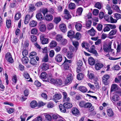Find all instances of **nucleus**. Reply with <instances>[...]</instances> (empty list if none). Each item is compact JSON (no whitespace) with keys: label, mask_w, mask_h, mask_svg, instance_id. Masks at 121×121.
<instances>
[{"label":"nucleus","mask_w":121,"mask_h":121,"mask_svg":"<svg viewBox=\"0 0 121 121\" xmlns=\"http://www.w3.org/2000/svg\"><path fill=\"white\" fill-rule=\"evenodd\" d=\"M50 82L52 84L57 86H59L62 85V81L60 78L51 79L50 80Z\"/></svg>","instance_id":"1"},{"label":"nucleus","mask_w":121,"mask_h":121,"mask_svg":"<svg viewBox=\"0 0 121 121\" xmlns=\"http://www.w3.org/2000/svg\"><path fill=\"white\" fill-rule=\"evenodd\" d=\"M72 62V61L71 60H68L65 57V60L64 63L62 64L61 66H62L65 70L69 69V65Z\"/></svg>","instance_id":"2"},{"label":"nucleus","mask_w":121,"mask_h":121,"mask_svg":"<svg viewBox=\"0 0 121 121\" xmlns=\"http://www.w3.org/2000/svg\"><path fill=\"white\" fill-rule=\"evenodd\" d=\"M5 57L6 60L9 63H12L14 62L13 59L10 53H7L5 54Z\"/></svg>","instance_id":"3"},{"label":"nucleus","mask_w":121,"mask_h":121,"mask_svg":"<svg viewBox=\"0 0 121 121\" xmlns=\"http://www.w3.org/2000/svg\"><path fill=\"white\" fill-rule=\"evenodd\" d=\"M110 78V75L108 74H105L103 76L102 78V81L105 85H107L109 83V82L108 80Z\"/></svg>","instance_id":"4"},{"label":"nucleus","mask_w":121,"mask_h":121,"mask_svg":"<svg viewBox=\"0 0 121 121\" xmlns=\"http://www.w3.org/2000/svg\"><path fill=\"white\" fill-rule=\"evenodd\" d=\"M73 76L71 73H69L67 75L66 79L65 81V84H67L71 83L73 79Z\"/></svg>","instance_id":"5"},{"label":"nucleus","mask_w":121,"mask_h":121,"mask_svg":"<svg viewBox=\"0 0 121 121\" xmlns=\"http://www.w3.org/2000/svg\"><path fill=\"white\" fill-rule=\"evenodd\" d=\"M61 95L60 94H55L53 96V98H51V99L55 101L56 103L58 102V100L61 99Z\"/></svg>","instance_id":"6"},{"label":"nucleus","mask_w":121,"mask_h":121,"mask_svg":"<svg viewBox=\"0 0 121 121\" xmlns=\"http://www.w3.org/2000/svg\"><path fill=\"white\" fill-rule=\"evenodd\" d=\"M56 61L58 62H61L62 60V57L61 55L60 54H57L55 57Z\"/></svg>","instance_id":"7"},{"label":"nucleus","mask_w":121,"mask_h":121,"mask_svg":"<svg viewBox=\"0 0 121 121\" xmlns=\"http://www.w3.org/2000/svg\"><path fill=\"white\" fill-rule=\"evenodd\" d=\"M41 40V43L43 44H45L48 43L49 42L48 39L42 37V35L40 36Z\"/></svg>","instance_id":"8"},{"label":"nucleus","mask_w":121,"mask_h":121,"mask_svg":"<svg viewBox=\"0 0 121 121\" xmlns=\"http://www.w3.org/2000/svg\"><path fill=\"white\" fill-rule=\"evenodd\" d=\"M53 16L51 14H47L45 17V20L48 21H51L53 19Z\"/></svg>","instance_id":"9"},{"label":"nucleus","mask_w":121,"mask_h":121,"mask_svg":"<svg viewBox=\"0 0 121 121\" xmlns=\"http://www.w3.org/2000/svg\"><path fill=\"white\" fill-rule=\"evenodd\" d=\"M71 111L73 114L75 116L78 115L80 113L79 110L76 108H73L72 109Z\"/></svg>","instance_id":"10"},{"label":"nucleus","mask_w":121,"mask_h":121,"mask_svg":"<svg viewBox=\"0 0 121 121\" xmlns=\"http://www.w3.org/2000/svg\"><path fill=\"white\" fill-rule=\"evenodd\" d=\"M59 27L61 31L64 33L65 32L67 31L66 26L64 24H60Z\"/></svg>","instance_id":"11"},{"label":"nucleus","mask_w":121,"mask_h":121,"mask_svg":"<svg viewBox=\"0 0 121 121\" xmlns=\"http://www.w3.org/2000/svg\"><path fill=\"white\" fill-rule=\"evenodd\" d=\"M49 64L45 63H43L41 65L42 69L44 70H46L49 69Z\"/></svg>","instance_id":"12"},{"label":"nucleus","mask_w":121,"mask_h":121,"mask_svg":"<svg viewBox=\"0 0 121 121\" xmlns=\"http://www.w3.org/2000/svg\"><path fill=\"white\" fill-rule=\"evenodd\" d=\"M91 20H86V28L87 29H89L91 28Z\"/></svg>","instance_id":"13"},{"label":"nucleus","mask_w":121,"mask_h":121,"mask_svg":"<svg viewBox=\"0 0 121 121\" xmlns=\"http://www.w3.org/2000/svg\"><path fill=\"white\" fill-rule=\"evenodd\" d=\"M78 89L82 92L85 93L87 91V89L85 87L80 86L78 88Z\"/></svg>","instance_id":"14"},{"label":"nucleus","mask_w":121,"mask_h":121,"mask_svg":"<svg viewBox=\"0 0 121 121\" xmlns=\"http://www.w3.org/2000/svg\"><path fill=\"white\" fill-rule=\"evenodd\" d=\"M21 61L23 64H26L28 62L29 59L27 57L23 56L21 59Z\"/></svg>","instance_id":"15"},{"label":"nucleus","mask_w":121,"mask_h":121,"mask_svg":"<svg viewBox=\"0 0 121 121\" xmlns=\"http://www.w3.org/2000/svg\"><path fill=\"white\" fill-rule=\"evenodd\" d=\"M88 61L89 64L91 65H93L95 64V61L94 59L91 57L88 58Z\"/></svg>","instance_id":"16"},{"label":"nucleus","mask_w":121,"mask_h":121,"mask_svg":"<svg viewBox=\"0 0 121 121\" xmlns=\"http://www.w3.org/2000/svg\"><path fill=\"white\" fill-rule=\"evenodd\" d=\"M103 65L101 63H97L95 65V68L96 70H100L103 67Z\"/></svg>","instance_id":"17"},{"label":"nucleus","mask_w":121,"mask_h":121,"mask_svg":"<svg viewBox=\"0 0 121 121\" xmlns=\"http://www.w3.org/2000/svg\"><path fill=\"white\" fill-rule=\"evenodd\" d=\"M64 104L63 105L62 104H60L59 105L60 110L62 112L65 113L66 112V108Z\"/></svg>","instance_id":"18"},{"label":"nucleus","mask_w":121,"mask_h":121,"mask_svg":"<svg viewBox=\"0 0 121 121\" xmlns=\"http://www.w3.org/2000/svg\"><path fill=\"white\" fill-rule=\"evenodd\" d=\"M74 34L75 32L74 31L70 30L68 33L67 35L68 37L70 38H75Z\"/></svg>","instance_id":"19"},{"label":"nucleus","mask_w":121,"mask_h":121,"mask_svg":"<svg viewBox=\"0 0 121 121\" xmlns=\"http://www.w3.org/2000/svg\"><path fill=\"white\" fill-rule=\"evenodd\" d=\"M87 33H89L91 36H93L95 35L96 32L93 28L92 27L90 30L88 31Z\"/></svg>","instance_id":"20"},{"label":"nucleus","mask_w":121,"mask_h":121,"mask_svg":"<svg viewBox=\"0 0 121 121\" xmlns=\"http://www.w3.org/2000/svg\"><path fill=\"white\" fill-rule=\"evenodd\" d=\"M107 114L110 117H111L114 115V113L111 109L110 108L107 110Z\"/></svg>","instance_id":"21"},{"label":"nucleus","mask_w":121,"mask_h":121,"mask_svg":"<svg viewBox=\"0 0 121 121\" xmlns=\"http://www.w3.org/2000/svg\"><path fill=\"white\" fill-rule=\"evenodd\" d=\"M120 97L118 95L116 94H114L112 98V100L115 102L118 101Z\"/></svg>","instance_id":"22"},{"label":"nucleus","mask_w":121,"mask_h":121,"mask_svg":"<svg viewBox=\"0 0 121 121\" xmlns=\"http://www.w3.org/2000/svg\"><path fill=\"white\" fill-rule=\"evenodd\" d=\"M75 27L76 30L78 31L80 30L82 27V25L79 23H77Z\"/></svg>","instance_id":"23"},{"label":"nucleus","mask_w":121,"mask_h":121,"mask_svg":"<svg viewBox=\"0 0 121 121\" xmlns=\"http://www.w3.org/2000/svg\"><path fill=\"white\" fill-rule=\"evenodd\" d=\"M36 17L40 21L42 20L43 19V15L40 13H37L36 15Z\"/></svg>","instance_id":"24"},{"label":"nucleus","mask_w":121,"mask_h":121,"mask_svg":"<svg viewBox=\"0 0 121 121\" xmlns=\"http://www.w3.org/2000/svg\"><path fill=\"white\" fill-rule=\"evenodd\" d=\"M6 24L7 27L8 28H10L11 26V20L8 19L6 20Z\"/></svg>","instance_id":"25"},{"label":"nucleus","mask_w":121,"mask_h":121,"mask_svg":"<svg viewBox=\"0 0 121 121\" xmlns=\"http://www.w3.org/2000/svg\"><path fill=\"white\" fill-rule=\"evenodd\" d=\"M65 108L66 109H69L71 108L72 106V104L70 103L65 102L64 104Z\"/></svg>","instance_id":"26"},{"label":"nucleus","mask_w":121,"mask_h":121,"mask_svg":"<svg viewBox=\"0 0 121 121\" xmlns=\"http://www.w3.org/2000/svg\"><path fill=\"white\" fill-rule=\"evenodd\" d=\"M46 29V27L45 25L43 24L41 25L39 28V30L41 32L45 31Z\"/></svg>","instance_id":"27"},{"label":"nucleus","mask_w":121,"mask_h":121,"mask_svg":"<svg viewBox=\"0 0 121 121\" xmlns=\"http://www.w3.org/2000/svg\"><path fill=\"white\" fill-rule=\"evenodd\" d=\"M37 63L36 61L33 58H31V64L35 67L37 65Z\"/></svg>","instance_id":"28"},{"label":"nucleus","mask_w":121,"mask_h":121,"mask_svg":"<svg viewBox=\"0 0 121 121\" xmlns=\"http://www.w3.org/2000/svg\"><path fill=\"white\" fill-rule=\"evenodd\" d=\"M111 48L110 45H104L103 46V49L104 51L106 52H108L109 49Z\"/></svg>","instance_id":"29"},{"label":"nucleus","mask_w":121,"mask_h":121,"mask_svg":"<svg viewBox=\"0 0 121 121\" xmlns=\"http://www.w3.org/2000/svg\"><path fill=\"white\" fill-rule=\"evenodd\" d=\"M37 103L35 100H33L31 102V107L34 108L37 106Z\"/></svg>","instance_id":"30"},{"label":"nucleus","mask_w":121,"mask_h":121,"mask_svg":"<svg viewBox=\"0 0 121 121\" xmlns=\"http://www.w3.org/2000/svg\"><path fill=\"white\" fill-rule=\"evenodd\" d=\"M57 45L56 42L55 41H52L51 42L50 46L51 48H54Z\"/></svg>","instance_id":"31"},{"label":"nucleus","mask_w":121,"mask_h":121,"mask_svg":"<svg viewBox=\"0 0 121 121\" xmlns=\"http://www.w3.org/2000/svg\"><path fill=\"white\" fill-rule=\"evenodd\" d=\"M112 7L113 9L115 10L117 12H120L119 8L117 5H112Z\"/></svg>","instance_id":"32"},{"label":"nucleus","mask_w":121,"mask_h":121,"mask_svg":"<svg viewBox=\"0 0 121 121\" xmlns=\"http://www.w3.org/2000/svg\"><path fill=\"white\" fill-rule=\"evenodd\" d=\"M68 7L70 9H73L75 8V5L74 3H70L69 4Z\"/></svg>","instance_id":"33"},{"label":"nucleus","mask_w":121,"mask_h":121,"mask_svg":"<svg viewBox=\"0 0 121 121\" xmlns=\"http://www.w3.org/2000/svg\"><path fill=\"white\" fill-rule=\"evenodd\" d=\"M21 17V13H16L15 16V19L17 20H19Z\"/></svg>","instance_id":"34"},{"label":"nucleus","mask_w":121,"mask_h":121,"mask_svg":"<svg viewBox=\"0 0 121 121\" xmlns=\"http://www.w3.org/2000/svg\"><path fill=\"white\" fill-rule=\"evenodd\" d=\"M83 11V9L81 7H80L78 8L76 11V14L78 15H81Z\"/></svg>","instance_id":"35"},{"label":"nucleus","mask_w":121,"mask_h":121,"mask_svg":"<svg viewBox=\"0 0 121 121\" xmlns=\"http://www.w3.org/2000/svg\"><path fill=\"white\" fill-rule=\"evenodd\" d=\"M61 20V18L60 17H55L53 20L54 22L56 24H57Z\"/></svg>","instance_id":"36"},{"label":"nucleus","mask_w":121,"mask_h":121,"mask_svg":"<svg viewBox=\"0 0 121 121\" xmlns=\"http://www.w3.org/2000/svg\"><path fill=\"white\" fill-rule=\"evenodd\" d=\"M48 56L47 53L45 54V56L42 59V61L44 62H46L48 61Z\"/></svg>","instance_id":"37"},{"label":"nucleus","mask_w":121,"mask_h":121,"mask_svg":"<svg viewBox=\"0 0 121 121\" xmlns=\"http://www.w3.org/2000/svg\"><path fill=\"white\" fill-rule=\"evenodd\" d=\"M84 75L82 73H79L77 75V78L78 80H81L83 78Z\"/></svg>","instance_id":"38"},{"label":"nucleus","mask_w":121,"mask_h":121,"mask_svg":"<svg viewBox=\"0 0 121 121\" xmlns=\"http://www.w3.org/2000/svg\"><path fill=\"white\" fill-rule=\"evenodd\" d=\"M95 6L99 9H101L102 5L101 3L98 2L96 3L95 4Z\"/></svg>","instance_id":"39"},{"label":"nucleus","mask_w":121,"mask_h":121,"mask_svg":"<svg viewBox=\"0 0 121 121\" xmlns=\"http://www.w3.org/2000/svg\"><path fill=\"white\" fill-rule=\"evenodd\" d=\"M117 89V85L116 84H113L111 86V91H116Z\"/></svg>","instance_id":"40"},{"label":"nucleus","mask_w":121,"mask_h":121,"mask_svg":"<svg viewBox=\"0 0 121 121\" xmlns=\"http://www.w3.org/2000/svg\"><path fill=\"white\" fill-rule=\"evenodd\" d=\"M114 17L117 19V20H116V21L115 22H117V20L118 19H121V14L118 13H116L115 14Z\"/></svg>","instance_id":"41"},{"label":"nucleus","mask_w":121,"mask_h":121,"mask_svg":"<svg viewBox=\"0 0 121 121\" xmlns=\"http://www.w3.org/2000/svg\"><path fill=\"white\" fill-rule=\"evenodd\" d=\"M117 31L116 29H114L112 30L109 33V36H112L115 35L116 34Z\"/></svg>","instance_id":"42"},{"label":"nucleus","mask_w":121,"mask_h":121,"mask_svg":"<svg viewBox=\"0 0 121 121\" xmlns=\"http://www.w3.org/2000/svg\"><path fill=\"white\" fill-rule=\"evenodd\" d=\"M37 22L36 21L32 20L31 22V27H35L37 25Z\"/></svg>","instance_id":"43"},{"label":"nucleus","mask_w":121,"mask_h":121,"mask_svg":"<svg viewBox=\"0 0 121 121\" xmlns=\"http://www.w3.org/2000/svg\"><path fill=\"white\" fill-rule=\"evenodd\" d=\"M37 40L36 37L34 35H31V40L32 42H35Z\"/></svg>","instance_id":"44"},{"label":"nucleus","mask_w":121,"mask_h":121,"mask_svg":"<svg viewBox=\"0 0 121 121\" xmlns=\"http://www.w3.org/2000/svg\"><path fill=\"white\" fill-rule=\"evenodd\" d=\"M81 35L80 34L79 32H77L75 35V38L78 40H79L81 38Z\"/></svg>","instance_id":"45"},{"label":"nucleus","mask_w":121,"mask_h":121,"mask_svg":"<svg viewBox=\"0 0 121 121\" xmlns=\"http://www.w3.org/2000/svg\"><path fill=\"white\" fill-rule=\"evenodd\" d=\"M72 43L73 45L74 46L75 48H76V49H77V48L78 46L79 43L77 41H72Z\"/></svg>","instance_id":"46"},{"label":"nucleus","mask_w":121,"mask_h":121,"mask_svg":"<svg viewBox=\"0 0 121 121\" xmlns=\"http://www.w3.org/2000/svg\"><path fill=\"white\" fill-rule=\"evenodd\" d=\"M102 27L103 25L101 24H99L97 25L96 28L98 31H100L102 30Z\"/></svg>","instance_id":"47"},{"label":"nucleus","mask_w":121,"mask_h":121,"mask_svg":"<svg viewBox=\"0 0 121 121\" xmlns=\"http://www.w3.org/2000/svg\"><path fill=\"white\" fill-rule=\"evenodd\" d=\"M46 119L48 121H51L52 120V117L50 115H47L45 116Z\"/></svg>","instance_id":"48"},{"label":"nucleus","mask_w":121,"mask_h":121,"mask_svg":"<svg viewBox=\"0 0 121 121\" xmlns=\"http://www.w3.org/2000/svg\"><path fill=\"white\" fill-rule=\"evenodd\" d=\"M67 55L68 58L69 59L71 58L73 56V54L72 52H68Z\"/></svg>","instance_id":"49"},{"label":"nucleus","mask_w":121,"mask_h":121,"mask_svg":"<svg viewBox=\"0 0 121 121\" xmlns=\"http://www.w3.org/2000/svg\"><path fill=\"white\" fill-rule=\"evenodd\" d=\"M47 74L45 72H42L41 73L40 77L42 78L46 79V78Z\"/></svg>","instance_id":"50"},{"label":"nucleus","mask_w":121,"mask_h":121,"mask_svg":"<svg viewBox=\"0 0 121 121\" xmlns=\"http://www.w3.org/2000/svg\"><path fill=\"white\" fill-rule=\"evenodd\" d=\"M48 11V9L47 8H45L43 9L41 11V12H42L44 16L45 14Z\"/></svg>","instance_id":"51"},{"label":"nucleus","mask_w":121,"mask_h":121,"mask_svg":"<svg viewBox=\"0 0 121 121\" xmlns=\"http://www.w3.org/2000/svg\"><path fill=\"white\" fill-rule=\"evenodd\" d=\"M52 117L54 119L56 120L58 118H61V117L58 114H56L53 115Z\"/></svg>","instance_id":"52"},{"label":"nucleus","mask_w":121,"mask_h":121,"mask_svg":"<svg viewBox=\"0 0 121 121\" xmlns=\"http://www.w3.org/2000/svg\"><path fill=\"white\" fill-rule=\"evenodd\" d=\"M62 37L60 35H58L56 37V40L58 41H60L62 39Z\"/></svg>","instance_id":"53"},{"label":"nucleus","mask_w":121,"mask_h":121,"mask_svg":"<svg viewBox=\"0 0 121 121\" xmlns=\"http://www.w3.org/2000/svg\"><path fill=\"white\" fill-rule=\"evenodd\" d=\"M31 33L33 34H36L37 33V30L35 28L32 29L31 31Z\"/></svg>","instance_id":"54"},{"label":"nucleus","mask_w":121,"mask_h":121,"mask_svg":"<svg viewBox=\"0 0 121 121\" xmlns=\"http://www.w3.org/2000/svg\"><path fill=\"white\" fill-rule=\"evenodd\" d=\"M105 26H108L111 29H115L116 28V26L114 25H111L110 24H106L105 25Z\"/></svg>","instance_id":"55"},{"label":"nucleus","mask_w":121,"mask_h":121,"mask_svg":"<svg viewBox=\"0 0 121 121\" xmlns=\"http://www.w3.org/2000/svg\"><path fill=\"white\" fill-rule=\"evenodd\" d=\"M32 121H42V118L39 116L34 119Z\"/></svg>","instance_id":"56"},{"label":"nucleus","mask_w":121,"mask_h":121,"mask_svg":"<svg viewBox=\"0 0 121 121\" xmlns=\"http://www.w3.org/2000/svg\"><path fill=\"white\" fill-rule=\"evenodd\" d=\"M47 27L48 30H50L53 28V25L52 23H49Z\"/></svg>","instance_id":"57"},{"label":"nucleus","mask_w":121,"mask_h":121,"mask_svg":"<svg viewBox=\"0 0 121 121\" xmlns=\"http://www.w3.org/2000/svg\"><path fill=\"white\" fill-rule=\"evenodd\" d=\"M91 104L90 103H85L84 108H89L91 106Z\"/></svg>","instance_id":"58"},{"label":"nucleus","mask_w":121,"mask_h":121,"mask_svg":"<svg viewBox=\"0 0 121 121\" xmlns=\"http://www.w3.org/2000/svg\"><path fill=\"white\" fill-rule=\"evenodd\" d=\"M77 64L78 66V67H80L81 66L83 65V62L82 61L80 60H79L77 61Z\"/></svg>","instance_id":"59"},{"label":"nucleus","mask_w":121,"mask_h":121,"mask_svg":"<svg viewBox=\"0 0 121 121\" xmlns=\"http://www.w3.org/2000/svg\"><path fill=\"white\" fill-rule=\"evenodd\" d=\"M99 13V10L97 9H94L93 12V14L95 16L97 15Z\"/></svg>","instance_id":"60"},{"label":"nucleus","mask_w":121,"mask_h":121,"mask_svg":"<svg viewBox=\"0 0 121 121\" xmlns=\"http://www.w3.org/2000/svg\"><path fill=\"white\" fill-rule=\"evenodd\" d=\"M85 102L84 101H82L80 102L79 103V105L81 107H84L85 104Z\"/></svg>","instance_id":"61"},{"label":"nucleus","mask_w":121,"mask_h":121,"mask_svg":"<svg viewBox=\"0 0 121 121\" xmlns=\"http://www.w3.org/2000/svg\"><path fill=\"white\" fill-rule=\"evenodd\" d=\"M47 106L49 108H52L53 107L54 104L52 102H50L47 105Z\"/></svg>","instance_id":"62"},{"label":"nucleus","mask_w":121,"mask_h":121,"mask_svg":"<svg viewBox=\"0 0 121 121\" xmlns=\"http://www.w3.org/2000/svg\"><path fill=\"white\" fill-rule=\"evenodd\" d=\"M71 15L69 14H66L64 16V18L68 20L71 18Z\"/></svg>","instance_id":"63"},{"label":"nucleus","mask_w":121,"mask_h":121,"mask_svg":"<svg viewBox=\"0 0 121 121\" xmlns=\"http://www.w3.org/2000/svg\"><path fill=\"white\" fill-rule=\"evenodd\" d=\"M110 28L108 26H107L105 27L104 28L103 30L104 32L108 31L110 30Z\"/></svg>","instance_id":"64"}]
</instances>
